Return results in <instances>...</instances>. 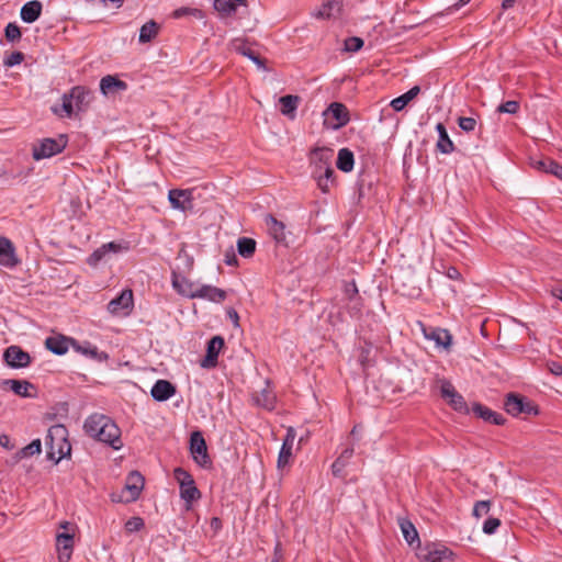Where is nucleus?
Returning <instances> with one entry per match:
<instances>
[{"instance_id":"8fccbe9b","label":"nucleus","mask_w":562,"mask_h":562,"mask_svg":"<svg viewBox=\"0 0 562 562\" xmlns=\"http://www.w3.org/2000/svg\"><path fill=\"white\" fill-rule=\"evenodd\" d=\"M144 527V520L140 517H132L125 522L126 532H136Z\"/></svg>"},{"instance_id":"e433bc0d","label":"nucleus","mask_w":562,"mask_h":562,"mask_svg":"<svg viewBox=\"0 0 562 562\" xmlns=\"http://www.w3.org/2000/svg\"><path fill=\"white\" fill-rule=\"evenodd\" d=\"M238 254L244 258H249L256 250V241L252 238L241 237L237 241Z\"/></svg>"},{"instance_id":"72a5a7b5","label":"nucleus","mask_w":562,"mask_h":562,"mask_svg":"<svg viewBox=\"0 0 562 562\" xmlns=\"http://www.w3.org/2000/svg\"><path fill=\"white\" fill-rule=\"evenodd\" d=\"M334 172L333 167H326V171L323 172L313 171V177L316 179L318 188L324 193L329 190V183L333 182Z\"/></svg>"},{"instance_id":"4c0bfd02","label":"nucleus","mask_w":562,"mask_h":562,"mask_svg":"<svg viewBox=\"0 0 562 562\" xmlns=\"http://www.w3.org/2000/svg\"><path fill=\"white\" fill-rule=\"evenodd\" d=\"M400 527H401V530L403 532V536H404L405 540L409 544H413V542L415 540H418L417 530H416V528L414 527V525L409 520L402 519L400 521Z\"/></svg>"},{"instance_id":"a18cd8bd","label":"nucleus","mask_w":562,"mask_h":562,"mask_svg":"<svg viewBox=\"0 0 562 562\" xmlns=\"http://www.w3.org/2000/svg\"><path fill=\"white\" fill-rule=\"evenodd\" d=\"M74 346L76 347V349L78 351H80L81 353L92 358V359H99L101 360V357L98 352V348L92 346L91 344L87 342L85 346H81V345H78L76 342H74Z\"/></svg>"},{"instance_id":"c03bdc74","label":"nucleus","mask_w":562,"mask_h":562,"mask_svg":"<svg viewBox=\"0 0 562 562\" xmlns=\"http://www.w3.org/2000/svg\"><path fill=\"white\" fill-rule=\"evenodd\" d=\"M256 400L258 405L266 409H272L274 407L276 396L270 391L265 390Z\"/></svg>"},{"instance_id":"864d4df0","label":"nucleus","mask_w":562,"mask_h":562,"mask_svg":"<svg viewBox=\"0 0 562 562\" xmlns=\"http://www.w3.org/2000/svg\"><path fill=\"white\" fill-rule=\"evenodd\" d=\"M363 46V41L360 37H348L345 41V49L347 52H358Z\"/></svg>"},{"instance_id":"4d7b16f0","label":"nucleus","mask_w":562,"mask_h":562,"mask_svg":"<svg viewBox=\"0 0 562 562\" xmlns=\"http://www.w3.org/2000/svg\"><path fill=\"white\" fill-rule=\"evenodd\" d=\"M411 100L407 98V95L404 93L391 101V106L394 111H402Z\"/></svg>"},{"instance_id":"4468645a","label":"nucleus","mask_w":562,"mask_h":562,"mask_svg":"<svg viewBox=\"0 0 562 562\" xmlns=\"http://www.w3.org/2000/svg\"><path fill=\"white\" fill-rule=\"evenodd\" d=\"M334 151L327 147H315L311 151V162L315 166L314 171H326V167H331L330 161L333 158Z\"/></svg>"},{"instance_id":"f3484780","label":"nucleus","mask_w":562,"mask_h":562,"mask_svg":"<svg viewBox=\"0 0 562 562\" xmlns=\"http://www.w3.org/2000/svg\"><path fill=\"white\" fill-rule=\"evenodd\" d=\"M265 224L269 235L278 243L286 245L285 225L278 221L273 215L267 214L265 216Z\"/></svg>"},{"instance_id":"5701e85b","label":"nucleus","mask_w":562,"mask_h":562,"mask_svg":"<svg viewBox=\"0 0 562 562\" xmlns=\"http://www.w3.org/2000/svg\"><path fill=\"white\" fill-rule=\"evenodd\" d=\"M176 393L175 385L167 380H158L151 387V396L158 402L170 398Z\"/></svg>"},{"instance_id":"bb28decb","label":"nucleus","mask_w":562,"mask_h":562,"mask_svg":"<svg viewBox=\"0 0 562 562\" xmlns=\"http://www.w3.org/2000/svg\"><path fill=\"white\" fill-rule=\"evenodd\" d=\"M438 132L437 149L442 154H450L454 150V144L450 139L448 132L442 123H438L436 126Z\"/></svg>"},{"instance_id":"79ce46f5","label":"nucleus","mask_w":562,"mask_h":562,"mask_svg":"<svg viewBox=\"0 0 562 562\" xmlns=\"http://www.w3.org/2000/svg\"><path fill=\"white\" fill-rule=\"evenodd\" d=\"M42 451V443L40 439H34L31 443L21 449L20 456L22 458L32 457L38 454Z\"/></svg>"},{"instance_id":"ddd939ff","label":"nucleus","mask_w":562,"mask_h":562,"mask_svg":"<svg viewBox=\"0 0 562 562\" xmlns=\"http://www.w3.org/2000/svg\"><path fill=\"white\" fill-rule=\"evenodd\" d=\"M56 548L58 562H69L74 550V533H57Z\"/></svg>"},{"instance_id":"0e129e2a","label":"nucleus","mask_w":562,"mask_h":562,"mask_svg":"<svg viewBox=\"0 0 562 562\" xmlns=\"http://www.w3.org/2000/svg\"><path fill=\"white\" fill-rule=\"evenodd\" d=\"M447 277L452 280H458L461 277V273L456 267H449L447 269Z\"/></svg>"},{"instance_id":"f704fd0d","label":"nucleus","mask_w":562,"mask_h":562,"mask_svg":"<svg viewBox=\"0 0 562 562\" xmlns=\"http://www.w3.org/2000/svg\"><path fill=\"white\" fill-rule=\"evenodd\" d=\"M45 345L48 350L56 355H64L68 350V340L63 337H48Z\"/></svg>"},{"instance_id":"dca6fc26","label":"nucleus","mask_w":562,"mask_h":562,"mask_svg":"<svg viewBox=\"0 0 562 562\" xmlns=\"http://www.w3.org/2000/svg\"><path fill=\"white\" fill-rule=\"evenodd\" d=\"M224 347V339L221 336H214L207 342L206 356L202 360L201 366L203 368H213L217 364V357L221 349Z\"/></svg>"},{"instance_id":"6e6552de","label":"nucleus","mask_w":562,"mask_h":562,"mask_svg":"<svg viewBox=\"0 0 562 562\" xmlns=\"http://www.w3.org/2000/svg\"><path fill=\"white\" fill-rule=\"evenodd\" d=\"M452 551L440 543H427L418 551L422 562H443L451 559Z\"/></svg>"},{"instance_id":"a211bd4d","label":"nucleus","mask_w":562,"mask_h":562,"mask_svg":"<svg viewBox=\"0 0 562 562\" xmlns=\"http://www.w3.org/2000/svg\"><path fill=\"white\" fill-rule=\"evenodd\" d=\"M69 97L74 101L77 111H85L92 101L93 93L86 87L76 86L70 90Z\"/></svg>"},{"instance_id":"cd10ccee","label":"nucleus","mask_w":562,"mask_h":562,"mask_svg":"<svg viewBox=\"0 0 562 562\" xmlns=\"http://www.w3.org/2000/svg\"><path fill=\"white\" fill-rule=\"evenodd\" d=\"M280 102V111L283 115L294 119L295 111L297 109V105L300 103V97L286 94L279 99Z\"/></svg>"},{"instance_id":"3c124183","label":"nucleus","mask_w":562,"mask_h":562,"mask_svg":"<svg viewBox=\"0 0 562 562\" xmlns=\"http://www.w3.org/2000/svg\"><path fill=\"white\" fill-rule=\"evenodd\" d=\"M173 476L180 486L187 484L188 482L194 481L192 475L182 468H176L173 471Z\"/></svg>"},{"instance_id":"39448f33","label":"nucleus","mask_w":562,"mask_h":562,"mask_svg":"<svg viewBox=\"0 0 562 562\" xmlns=\"http://www.w3.org/2000/svg\"><path fill=\"white\" fill-rule=\"evenodd\" d=\"M66 145L67 139L64 135H61L58 139L44 138L38 144L33 145L32 156L35 160L49 158L61 153Z\"/></svg>"},{"instance_id":"9b49d317","label":"nucleus","mask_w":562,"mask_h":562,"mask_svg":"<svg viewBox=\"0 0 562 562\" xmlns=\"http://www.w3.org/2000/svg\"><path fill=\"white\" fill-rule=\"evenodd\" d=\"M505 411L513 415L518 416L519 414H537L538 411L529 402L525 401V397L517 394L510 393L506 396L504 403Z\"/></svg>"},{"instance_id":"a19ab883","label":"nucleus","mask_w":562,"mask_h":562,"mask_svg":"<svg viewBox=\"0 0 562 562\" xmlns=\"http://www.w3.org/2000/svg\"><path fill=\"white\" fill-rule=\"evenodd\" d=\"M187 15L193 16L198 20L204 18L203 11L196 8L181 7L172 12V16L175 19H180Z\"/></svg>"},{"instance_id":"473e14b6","label":"nucleus","mask_w":562,"mask_h":562,"mask_svg":"<svg viewBox=\"0 0 562 562\" xmlns=\"http://www.w3.org/2000/svg\"><path fill=\"white\" fill-rule=\"evenodd\" d=\"M536 166L538 169L547 173H551L555 176L558 179L562 180V166L559 165L557 161L550 158H544L537 161Z\"/></svg>"},{"instance_id":"20e7f679","label":"nucleus","mask_w":562,"mask_h":562,"mask_svg":"<svg viewBox=\"0 0 562 562\" xmlns=\"http://www.w3.org/2000/svg\"><path fill=\"white\" fill-rule=\"evenodd\" d=\"M145 480L144 476L137 472L133 471L131 472L127 477L124 485V488L122 491V495L119 497L112 496L113 502H123V503H131L135 502L139 495L140 492L144 488Z\"/></svg>"},{"instance_id":"de8ad7c7","label":"nucleus","mask_w":562,"mask_h":562,"mask_svg":"<svg viewBox=\"0 0 562 562\" xmlns=\"http://www.w3.org/2000/svg\"><path fill=\"white\" fill-rule=\"evenodd\" d=\"M491 509V502L490 501H479L474 504L473 507V516L476 518H481L488 514Z\"/></svg>"},{"instance_id":"09e8293b","label":"nucleus","mask_w":562,"mask_h":562,"mask_svg":"<svg viewBox=\"0 0 562 562\" xmlns=\"http://www.w3.org/2000/svg\"><path fill=\"white\" fill-rule=\"evenodd\" d=\"M519 108H520V105H519L518 101L509 100V101L502 103L497 108V111L499 113L516 114L518 112Z\"/></svg>"},{"instance_id":"6ab92c4d","label":"nucleus","mask_w":562,"mask_h":562,"mask_svg":"<svg viewBox=\"0 0 562 562\" xmlns=\"http://www.w3.org/2000/svg\"><path fill=\"white\" fill-rule=\"evenodd\" d=\"M2 385L9 386L14 394L21 397H35V392H32L35 391V386L29 381L8 379L3 380Z\"/></svg>"},{"instance_id":"393cba45","label":"nucleus","mask_w":562,"mask_h":562,"mask_svg":"<svg viewBox=\"0 0 562 562\" xmlns=\"http://www.w3.org/2000/svg\"><path fill=\"white\" fill-rule=\"evenodd\" d=\"M239 5H247L246 0H214L213 7L222 16L233 15Z\"/></svg>"},{"instance_id":"f03ea898","label":"nucleus","mask_w":562,"mask_h":562,"mask_svg":"<svg viewBox=\"0 0 562 562\" xmlns=\"http://www.w3.org/2000/svg\"><path fill=\"white\" fill-rule=\"evenodd\" d=\"M67 429L63 425H55L48 429L45 443L48 447L47 457L58 462L70 453L71 447L66 440Z\"/></svg>"},{"instance_id":"6e6d98bb","label":"nucleus","mask_w":562,"mask_h":562,"mask_svg":"<svg viewBox=\"0 0 562 562\" xmlns=\"http://www.w3.org/2000/svg\"><path fill=\"white\" fill-rule=\"evenodd\" d=\"M458 124L461 130L472 132L476 126V120L470 116H461L458 120Z\"/></svg>"},{"instance_id":"7c9ffc66","label":"nucleus","mask_w":562,"mask_h":562,"mask_svg":"<svg viewBox=\"0 0 562 562\" xmlns=\"http://www.w3.org/2000/svg\"><path fill=\"white\" fill-rule=\"evenodd\" d=\"M337 168L344 172H349L353 169L355 158L353 153L348 148H341L338 151Z\"/></svg>"},{"instance_id":"5fc2aeb1","label":"nucleus","mask_w":562,"mask_h":562,"mask_svg":"<svg viewBox=\"0 0 562 562\" xmlns=\"http://www.w3.org/2000/svg\"><path fill=\"white\" fill-rule=\"evenodd\" d=\"M501 521L498 518L490 517L483 524V531L486 535H493L499 527Z\"/></svg>"},{"instance_id":"774afa93","label":"nucleus","mask_w":562,"mask_h":562,"mask_svg":"<svg viewBox=\"0 0 562 562\" xmlns=\"http://www.w3.org/2000/svg\"><path fill=\"white\" fill-rule=\"evenodd\" d=\"M227 316L233 322V324L235 326H238L239 316H238V314H237V312L235 310H233V308L228 310L227 311Z\"/></svg>"},{"instance_id":"37998d69","label":"nucleus","mask_w":562,"mask_h":562,"mask_svg":"<svg viewBox=\"0 0 562 562\" xmlns=\"http://www.w3.org/2000/svg\"><path fill=\"white\" fill-rule=\"evenodd\" d=\"M292 448L293 447L289 446L288 443H282V447L279 452V457H278V468L279 469L284 468L285 465L289 464L290 459L292 457Z\"/></svg>"},{"instance_id":"603ef678","label":"nucleus","mask_w":562,"mask_h":562,"mask_svg":"<svg viewBox=\"0 0 562 562\" xmlns=\"http://www.w3.org/2000/svg\"><path fill=\"white\" fill-rule=\"evenodd\" d=\"M24 60V54L21 52H13L7 56L3 60L5 67H13L21 64Z\"/></svg>"},{"instance_id":"412c9836","label":"nucleus","mask_w":562,"mask_h":562,"mask_svg":"<svg viewBox=\"0 0 562 562\" xmlns=\"http://www.w3.org/2000/svg\"><path fill=\"white\" fill-rule=\"evenodd\" d=\"M16 263L13 244L8 238L0 237V265L12 268Z\"/></svg>"},{"instance_id":"338daca9","label":"nucleus","mask_w":562,"mask_h":562,"mask_svg":"<svg viewBox=\"0 0 562 562\" xmlns=\"http://www.w3.org/2000/svg\"><path fill=\"white\" fill-rule=\"evenodd\" d=\"M419 92H420V88L418 86H414L407 92H405V94L412 101L413 99H415L418 95Z\"/></svg>"},{"instance_id":"13d9d810","label":"nucleus","mask_w":562,"mask_h":562,"mask_svg":"<svg viewBox=\"0 0 562 562\" xmlns=\"http://www.w3.org/2000/svg\"><path fill=\"white\" fill-rule=\"evenodd\" d=\"M345 295L349 300V302H353V300L359 299L358 296V288L355 281L345 284Z\"/></svg>"},{"instance_id":"2eb2a0df","label":"nucleus","mask_w":562,"mask_h":562,"mask_svg":"<svg viewBox=\"0 0 562 562\" xmlns=\"http://www.w3.org/2000/svg\"><path fill=\"white\" fill-rule=\"evenodd\" d=\"M168 199L173 209L187 211L192 207L191 190L172 189L168 193Z\"/></svg>"},{"instance_id":"c85d7f7f","label":"nucleus","mask_w":562,"mask_h":562,"mask_svg":"<svg viewBox=\"0 0 562 562\" xmlns=\"http://www.w3.org/2000/svg\"><path fill=\"white\" fill-rule=\"evenodd\" d=\"M353 456V448L349 447L346 448L340 456L335 460V462L331 464V472L337 477L344 476V469L348 464L349 460Z\"/></svg>"},{"instance_id":"9d476101","label":"nucleus","mask_w":562,"mask_h":562,"mask_svg":"<svg viewBox=\"0 0 562 562\" xmlns=\"http://www.w3.org/2000/svg\"><path fill=\"white\" fill-rule=\"evenodd\" d=\"M440 394L454 411L462 414H468L470 412L463 396L456 391L454 386L450 382H442L440 386Z\"/></svg>"},{"instance_id":"423d86ee","label":"nucleus","mask_w":562,"mask_h":562,"mask_svg":"<svg viewBox=\"0 0 562 562\" xmlns=\"http://www.w3.org/2000/svg\"><path fill=\"white\" fill-rule=\"evenodd\" d=\"M324 125L330 130H339L349 122V113L342 103H331L323 113Z\"/></svg>"},{"instance_id":"680f3d73","label":"nucleus","mask_w":562,"mask_h":562,"mask_svg":"<svg viewBox=\"0 0 562 562\" xmlns=\"http://www.w3.org/2000/svg\"><path fill=\"white\" fill-rule=\"evenodd\" d=\"M548 370L554 375H562V363L551 361L547 363Z\"/></svg>"},{"instance_id":"0eeeda50","label":"nucleus","mask_w":562,"mask_h":562,"mask_svg":"<svg viewBox=\"0 0 562 562\" xmlns=\"http://www.w3.org/2000/svg\"><path fill=\"white\" fill-rule=\"evenodd\" d=\"M133 306V291L125 289L109 302L108 311L113 316H127L132 312Z\"/></svg>"},{"instance_id":"e2e57ef3","label":"nucleus","mask_w":562,"mask_h":562,"mask_svg":"<svg viewBox=\"0 0 562 562\" xmlns=\"http://www.w3.org/2000/svg\"><path fill=\"white\" fill-rule=\"evenodd\" d=\"M296 438V431L293 427H289L286 429L285 438L283 439V443H288L289 446L293 447L294 440Z\"/></svg>"},{"instance_id":"c9c22d12","label":"nucleus","mask_w":562,"mask_h":562,"mask_svg":"<svg viewBox=\"0 0 562 562\" xmlns=\"http://www.w3.org/2000/svg\"><path fill=\"white\" fill-rule=\"evenodd\" d=\"M180 496L187 503H192L201 497V493L193 481L180 486Z\"/></svg>"},{"instance_id":"aec40b11","label":"nucleus","mask_w":562,"mask_h":562,"mask_svg":"<svg viewBox=\"0 0 562 562\" xmlns=\"http://www.w3.org/2000/svg\"><path fill=\"white\" fill-rule=\"evenodd\" d=\"M122 246L120 244H116L114 241H110L108 244H103L101 247L95 249L87 259L88 265L94 267L100 261L105 260L106 257L113 252L116 254L121 251Z\"/></svg>"},{"instance_id":"2f4dec72","label":"nucleus","mask_w":562,"mask_h":562,"mask_svg":"<svg viewBox=\"0 0 562 562\" xmlns=\"http://www.w3.org/2000/svg\"><path fill=\"white\" fill-rule=\"evenodd\" d=\"M340 11V3L336 0H329L323 3L322 8L314 13L317 19H330L336 16Z\"/></svg>"},{"instance_id":"f257e3e1","label":"nucleus","mask_w":562,"mask_h":562,"mask_svg":"<svg viewBox=\"0 0 562 562\" xmlns=\"http://www.w3.org/2000/svg\"><path fill=\"white\" fill-rule=\"evenodd\" d=\"M83 428L91 438L108 443L115 450L122 447L121 430L106 415L92 414L86 419Z\"/></svg>"},{"instance_id":"a878e982","label":"nucleus","mask_w":562,"mask_h":562,"mask_svg":"<svg viewBox=\"0 0 562 562\" xmlns=\"http://www.w3.org/2000/svg\"><path fill=\"white\" fill-rule=\"evenodd\" d=\"M42 13V3L37 0L26 2L21 9V19L26 23L35 22Z\"/></svg>"},{"instance_id":"f8f14e48","label":"nucleus","mask_w":562,"mask_h":562,"mask_svg":"<svg viewBox=\"0 0 562 562\" xmlns=\"http://www.w3.org/2000/svg\"><path fill=\"white\" fill-rule=\"evenodd\" d=\"M3 361L13 369L26 368L31 356L19 346H10L3 352Z\"/></svg>"},{"instance_id":"69168bd1","label":"nucleus","mask_w":562,"mask_h":562,"mask_svg":"<svg viewBox=\"0 0 562 562\" xmlns=\"http://www.w3.org/2000/svg\"><path fill=\"white\" fill-rule=\"evenodd\" d=\"M0 446L5 449H12L13 446L10 442V437L8 435H1L0 436Z\"/></svg>"},{"instance_id":"58836bf2","label":"nucleus","mask_w":562,"mask_h":562,"mask_svg":"<svg viewBox=\"0 0 562 562\" xmlns=\"http://www.w3.org/2000/svg\"><path fill=\"white\" fill-rule=\"evenodd\" d=\"M430 338L434 339L438 346H442L446 349L450 347L452 339L450 333L447 329L440 328L435 329L431 333Z\"/></svg>"},{"instance_id":"c756f323","label":"nucleus","mask_w":562,"mask_h":562,"mask_svg":"<svg viewBox=\"0 0 562 562\" xmlns=\"http://www.w3.org/2000/svg\"><path fill=\"white\" fill-rule=\"evenodd\" d=\"M159 29L160 25L156 21L150 20L146 22L139 30V43L146 44L151 42L158 35Z\"/></svg>"},{"instance_id":"7ed1b4c3","label":"nucleus","mask_w":562,"mask_h":562,"mask_svg":"<svg viewBox=\"0 0 562 562\" xmlns=\"http://www.w3.org/2000/svg\"><path fill=\"white\" fill-rule=\"evenodd\" d=\"M173 286L178 289L181 294H184L189 297H200L205 299L211 302L221 303L226 299V292L220 288L213 285H202L196 288H190V290H183L180 288L179 281L173 279Z\"/></svg>"},{"instance_id":"bf43d9fd","label":"nucleus","mask_w":562,"mask_h":562,"mask_svg":"<svg viewBox=\"0 0 562 562\" xmlns=\"http://www.w3.org/2000/svg\"><path fill=\"white\" fill-rule=\"evenodd\" d=\"M76 109L74 101L69 97V94H64L63 97V110L66 112L67 116H71L74 110Z\"/></svg>"},{"instance_id":"1a4fd4ad","label":"nucleus","mask_w":562,"mask_h":562,"mask_svg":"<svg viewBox=\"0 0 562 562\" xmlns=\"http://www.w3.org/2000/svg\"><path fill=\"white\" fill-rule=\"evenodd\" d=\"M190 451L194 461L201 467L211 465V459L207 454L206 442L200 431H194L191 434L190 438Z\"/></svg>"},{"instance_id":"b1692460","label":"nucleus","mask_w":562,"mask_h":562,"mask_svg":"<svg viewBox=\"0 0 562 562\" xmlns=\"http://www.w3.org/2000/svg\"><path fill=\"white\" fill-rule=\"evenodd\" d=\"M127 89V83L115 76H104L100 81V90L104 95L125 91Z\"/></svg>"},{"instance_id":"4be33fe9","label":"nucleus","mask_w":562,"mask_h":562,"mask_svg":"<svg viewBox=\"0 0 562 562\" xmlns=\"http://www.w3.org/2000/svg\"><path fill=\"white\" fill-rule=\"evenodd\" d=\"M472 411L477 417L494 425H504L506 422L502 414H498L480 403L473 404Z\"/></svg>"},{"instance_id":"ea45409f","label":"nucleus","mask_w":562,"mask_h":562,"mask_svg":"<svg viewBox=\"0 0 562 562\" xmlns=\"http://www.w3.org/2000/svg\"><path fill=\"white\" fill-rule=\"evenodd\" d=\"M234 46H235V49L238 53H240L241 55H244V56L248 57L249 59H251L259 67L263 66V60L251 48L247 47L243 43L237 44V41L234 42Z\"/></svg>"},{"instance_id":"052dcab7","label":"nucleus","mask_w":562,"mask_h":562,"mask_svg":"<svg viewBox=\"0 0 562 562\" xmlns=\"http://www.w3.org/2000/svg\"><path fill=\"white\" fill-rule=\"evenodd\" d=\"M360 297L359 299H356L353 300V302H349L348 304V310H349V313L352 315V316H357L360 314V311H361V307H362V304L360 302Z\"/></svg>"},{"instance_id":"49530a36","label":"nucleus","mask_w":562,"mask_h":562,"mask_svg":"<svg viewBox=\"0 0 562 562\" xmlns=\"http://www.w3.org/2000/svg\"><path fill=\"white\" fill-rule=\"evenodd\" d=\"M5 38L9 42L19 41L22 36L20 27L15 23H9L4 30Z\"/></svg>"}]
</instances>
